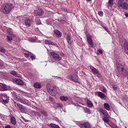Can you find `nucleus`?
Wrapping results in <instances>:
<instances>
[{"label":"nucleus","mask_w":128,"mask_h":128,"mask_svg":"<svg viewBox=\"0 0 128 128\" xmlns=\"http://www.w3.org/2000/svg\"><path fill=\"white\" fill-rule=\"evenodd\" d=\"M116 67L120 76L126 78L128 76V69L126 68V63H117Z\"/></svg>","instance_id":"nucleus-1"},{"label":"nucleus","mask_w":128,"mask_h":128,"mask_svg":"<svg viewBox=\"0 0 128 128\" xmlns=\"http://www.w3.org/2000/svg\"><path fill=\"white\" fill-rule=\"evenodd\" d=\"M14 8V4L12 3L5 2L1 6V12L4 14H8Z\"/></svg>","instance_id":"nucleus-2"},{"label":"nucleus","mask_w":128,"mask_h":128,"mask_svg":"<svg viewBox=\"0 0 128 128\" xmlns=\"http://www.w3.org/2000/svg\"><path fill=\"white\" fill-rule=\"evenodd\" d=\"M46 89L48 90V92L50 96H56L57 92H56V87L53 86L52 88L50 87V84H46Z\"/></svg>","instance_id":"nucleus-3"},{"label":"nucleus","mask_w":128,"mask_h":128,"mask_svg":"<svg viewBox=\"0 0 128 128\" xmlns=\"http://www.w3.org/2000/svg\"><path fill=\"white\" fill-rule=\"evenodd\" d=\"M117 6L121 10H128V4L124 2L122 0L118 1Z\"/></svg>","instance_id":"nucleus-4"},{"label":"nucleus","mask_w":128,"mask_h":128,"mask_svg":"<svg viewBox=\"0 0 128 128\" xmlns=\"http://www.w3.org/2000/svg\"><path fill=\"white\" fill-rule=\"evenodd\" d=\"M50 54L55 60H57L58 62L62 60V57L60 56V55H58V54L54 52H50Z\"/></svg>","instance_id":"nucleus-5"},{"label":"nucleus","mask_w":128,"mask_h":128,"mask_svg":"<svg viewBox=\"0 0 128 128\" xmlns=\"http://www.w3.org/2000/svg\"><path fill=\"white\" fill-rule=\"evenodd\" d=\"M68 78L74 82H78V75L70 74L68 76Z\"/></svg>","instance_id":"nucleus-6"},{"label":"nucleus","mask_w":128,"mask_h":128,"mask_svg":"<svg viewBox=\"0 0 128 128\" xmlns=\"http://www.w3.org/2000/svg\"><path fill=\"white\" fill-rule=\"evenodd\" d=\"M44 14V10L42 8H38L34 12V16H42Z\"/></svg>","instance_id":"nucleus-7"},{"label":"nucleus","mask_w":128,"mask_h":128,"mask_svg":"<svg viewBox=\"0 0 128 128\" xmlns=\"http://www.w3.org/2000/svg\"><path fill=\"white\" fill-rule=\"evenodd\" d=\"M89 68L94 74H96V76H100V72H98V70L96 68L92 66H90Z\"/></svg>","instance_id":"nucleus-8"},{"label":"nucleus","mask_w":128,"mask_h":128,"mask_svg":"<svg viewBox=\"0 0 128 128\" xmlns=\"http://www.w3.org/2000/svg\"><path fill=\"white\" fill-rule=\"evenodd\" d=\"M16 106L18 108L19 110H20V112H24L26 110V106L17 103Z\"/></svg>","instance_id":"nucleus-9"},{"label":"nucleus","mask_w":128,"mask_h":128,"mask_svg":"<svg viewBox=\"0 0 128 128\" xmlns=\"http://www.w3.org/2000/svg\"><path fill=\"white\" fill-rule=\"evenodd\" d=\"M32 20L29 18H27L24 20V24L27 28H30L32 26Z\"/></svg>","instance_id":"nucleus-10"},{"label":"nucleus","mask_w":128,"mask_h":128,"mask_svg":"<svg viewBox=\"0 0 128 128\" xmlns=\"http://www.w3.org/2000/svg\"><path fill=\"white\" fill-rule=\"evenodd\" d=\"M17 100L21 104H28V100L25 98H18Z\"/></svg>","instance_id":"nucleus-11"},{"label":"nucleus","mask_w":128,"mask_h":128,"mask_svg":"<svg viewBox=\"0 0 128 128\" xmlns=\"http://www.w3.org/2000/svg\"><path fill=\"white\" fill-rule=\"evenodd\" d=\"M80 128H90V127H91L90 124V123H88V122H86L84 123L81 124H80Z\"/></svg>","instance_id":"nucleus-12"},{"label":"nucleus","mask_w":128,"mask_h":128,"mask_svg":"<svg viewBox=\"0 0 128 128\" xmlns=\"http://www.w3.org/2000/svg\"><path fill=\"white\" fill-rule=\"evenodd\" d=\"M44 44H49L51 46H56V43H54V42H52V40H44Z\"/></svg>","instance_id":"nucleus-13"},{"label":"nucleus","mask_w":128,"mask_h":128,"mask_svg":"<svg viewBox=\"0 0 128 128\" xmlns=\"http://www.w3.org/2000/svg\"><path fill=\"white\" fill-rule=\"evenodd\" d=\"M99 112L100 114H102L106 117L108 116V112L106 110H104L102 108H100L99 110Z\"/></svg>","instance_id":"nucleus-14"},{"label":"nucleus","mask_w":128,"mask_h":128,"mask_svg":"<svg viewBox=\"0 0 128 128\" xmlns=\"http://www.w3.org/2000/svg\"><path fill=\"white\" fill-rule=\"evenodd\" d=\"M95 94H98V96H99L101 98H106V95L100 92H97Z\"/></svg>","instance_id":"nucleus-15"},{"label":"nucleus","mask_w":128,"mask_h":128,"mask_svg":"<svg viewBox=\"0 0 128 128\" xmlns=\"http://www.w3.org/2000/svg\"><path fill=\"white\" fill-rule=\"evenodd\" d=\"M87 40L90 46H93L94 45V42H92V38L90 36H86Z\"/></svg>","instance_id":"nucleus-16"},{"label":"nucleus","mask_w":128,"mask_h":128,"mask_svg":"<svg viewBox=\"0 0 128 128\" xmlns=\"http://www.w3.org/2000/svg\"><path fill=\"white\" fill-rule=\"evenodd\" d=\"M54 33L56 36H57L58 38H61L62 37V33H60V32L58 30H54Z\"/></svg>","instance_id":"nucleus-17"},{"label":"nucleus","mask_w":128,"mask_h":128,"mask_svg":"<svg viewBox=\"0 0 128 128\" xmlns=\"http://www.w3.org/2000/svg\"><path fill=\"white\" fill-rule=\"evenodd\" d=\"M66 40L68 44H72V40L70 38V36L69 34H67Z\"/></svg>","instance_id":"nucleus-18"},{"label":"nucleus","mask_w":128,"mask_h":128,"mask_svg":"<svg viewBox=\"0 0 128 128\" xmlns=\"http://www.w3.org/2000/svg\"><path fill=\"white\" fill-rule=\"evenodd\" d=\"M10 120L11 124H14V126H16V118L14 117H11Z\"/></svg>","instance_id":"nucleus-19"},{"label":"nucleus","mask_w":128,"mask_h":128,"mask_svg":"<svg viewBox=\"0 0 128 128\" xmlns=\"http://www.w3.org/2000/svg\"><path fill=\"white\" fill-rule=\"evenodd\" d=\"M60 99L62 102H66L67 100H68V97L66 96H60Z\"/></svg>","instance_id":"nucleus-20"},{"label":"nucleus","mask_w":128,"mask_h":128,"mask_svg":"<svg viewBox=\"0 0 128 128\" xmlns=\"http://www.w3.org/2000/svg\"><path fill=\"white\" fill-rule=\"evenodd\" d=\"M124 48L126 50V54L128 56V41H126L124 44Z\"/></svg>","instance_id":"nucleus-21"},{"label":"nucleus","mask_w":128,"mask_h":128,"mask_svg":"<svg viewBox=\"0 0 128 128\" xmlns=\"http://www.w3.org/2000/svg\"><path fill=\"white\" fill-rule=\"evenodd\" d=\"M48 126H50L51 128H60L58 125L54 124L52 123H51L50 124H48Z\"/></svg>","instance_id":"nucleus-22"},{"label":"nucleus","mask_w":128,"mask_h":128,"mask_svg":"<svg viewBox=\"0 0 128 128\" xmlns=\"http://www.w3.org/2000/svg\"><path fill=\"white\" fill-rule=\"evenodd\" d=\"M10 74H12V76H17L18 78V76H20V74L18 73V72H16V71H11L10 72Z\"/></svg>","instance_id":"nucleus-23"},{"label":"nucleus","mask_w":128,"mask_h":128,"mask_svg":"<svg viewBox=\"0 0 128 128\" xmlns=\"http://www.w3.org/2000/svg\"><path fill=\"white\" fill-rule=\"evenodd\" d=\"M16 83L20 86H24V82H22L20 79L16 80Z\"/></svg>","instance_id":"nucleus-24"},{"label":"nucleus","mask_w":128,"mask_h":128,"mask_svg":"<svg viewBox=\"0 0 128 128\" xmlns=\"http://www.w3.org/2000/svg\"><path fill=\"white\" fill-rule=\"evenodd\" d=\"M104 108L105 110H110V105L108 103L104 104Z\"/></svg>","instance_id":"nucleus-25"},{"label":"nucleus","mask_w":128,"mask_h":128,"mask_svg":"<svg viewBox=\"0 0 128 128\" xmlns=\"http://www.w3.org/2000/svg\"><path fill=\"white\" fill-rule=\"evenodd\" d=\"M34 88H42V86H40V84L38 82H36L34 84Z\"/></svg>","instance_id":"nucleus-26"},{"label":"nucleus","mask_w":128,"mask_h":128,"mask_svg":"<svg viewBox=\"0 0 128 128\" xmlns=\"http://www.w3.org/2000/svg\"><path fill=\"white\" fill-rule=\"evenodd\" d=\"M108 126H110L112 128H118V126L116 125L112 122H110V123H108Z\"/></svg>","instance_id":"nucleus-27"},{"label":"nucleus","mask_w":128,"mask_h":128,"mask_svg":"<svg viewBox=\"0 0 128 128\" xmlns=\"http://www.w3.org/2000/svg\"><path fill=\"white\" fill-rule=\"evenodd\" d=\"M104 122H106V124H110V120L108 119V118H107L106 116H104L102 118Z\"/></svg>","instance_id":"nucleus-28"},{"label":"nucleus","mask_w":128,"mask_h":128,"mask_svg":"<svg viewBox=\"0 0 128 128\" xmlns=\"http://www.w3.org/2000/svg\"><path fill=\"white\" fill-rule=\"evenodd\" d=\"M36 24H42V22H40V20L39 18L36 19Z\"/></svg>","instance_id":"nucleus-29"},{"label":"nucleus","mask_w":128,"mask_h":128,"mask_svg":"<svg viewBox=\"0 0 128 128\" xmlns=\"http://www.w3.org/2000/svg\"><path fill=\"white\" fill-rule=\"evenodd\" d=\"M108 4L112 8L114 6V0H109Z\"/></svg>","instance_id":"nucleus-30"},{"label":"nucleus","mask_w":128,"mask_h":128,"mask_svg":"<svg viewBox=\"0 0 128 128\" xmlns=\"http://www.w3.org/2000/svg\"><path fill=\"white\" fill-rule=\"evenodd\" d=\"M2 100H8V96L6 95H4L2 96Z\"/></svg>","instance_id":"nucleus-31"},{"label":"nucleus","mask_w":128,"mask_h":128,"mask_svg":"<svg viewBox=\"0 0 128 128\" xmlns=\"http://www.w3.org/2000/svg\"><path fill=\"white\" fill-rule=\"evenodd\" d=\"M100 90H102V92L104 93H106L107 92L106 89V88H104V86L101 87Z\"/></svg>","instance_id":"nucleus-32"},{"label":"nucleus","mask_w":128,"mask_h":128,"mask_svg":"<svg viewBox=\"0 0 128 128\" xmlns=\"http://www.w3.org/2000/svg\"><path fill=\"white\" fill-rule=\"evenodd\" d=\"M0 52H2L3 54H4V52H6V50L3 47H0Z\"/></svg>","instance_id":"nucleus-33"},{"label":"nucleus","mask_w":128,"mask_h":128,"mask_svg":"<svg viewBox=\"0 0 128 128\" xmlns=\"http://www.w3.org/2000/svg\"><path fill=\"white\" fill-rule=\"evenodd\" d=\"M35 116H41V115L40 114V112H33Z\"/></svg>","instance_id":"nucleus-34"},{"label":"nucleus","mask_w":128,"mask_h":128,"mask_svg":"<svg viewBox=\"0 0 128 128\" xmlns=\"http://www.w3.org/2000/svg\"><path fill=\"white\" fill-rule=\"evenodd\" d=\"M7 33L10 36H12V29H8V30H7Z\"/></svg>","instance_id":"nucleus-35"},{"label":"nucleus","mask_w":128,"mask_h":128,"mask_svg":"<svg viewBox=\"0 0 128 128\" xmlns=\"http://www.w3.org/2000/svg\"><path fill=\"white\" fill-rule=\"evenodd\" d=\"M41 114H42L44 116H48V113H46V112L44 110H42Z\"/></svg>","instance_id":"nucleus-36"},{"label":"nucleus","mask_w":128,"mask_h":128,"mask_svg":"<svg viewBox=\"0 0 128 128\" xmlns=\"http://www.w3.org/2000/svg\"><path fill=\"white\" fill-rule=\"evenodd\" d=\"M87 105L88 106V108H92V106H94V104H92V103L91 102H88Z\"/></svg>","instance_id":"nucleus-37"},{"label":"nucleus","mask_w":128,"mask_h":128,"mask_svg":"<svg viewBox=\"0 0 128 128\" xmlns=\"http://www.w3.org/2000/svg\"><path fill=\"white\" fill-rule=\"evenodd\" d=\"M1 88L3 90H8L6 86L4 84L2 85Z\"/></svg>","instance_id":"nucleus-38"},{"label":"nucleus","mask_w":128,"mask_h":128,"mask_svg":"<svg viewBox=\"0 0 128 128\" xmlns=\"http://www.w3.org/2000/svg\"><path fill=\"white\" fill-rule=\"evenodd\" d=\"M102 54V50H100V49L98 50L97 51V54L98 56H100V54Z\"/></svg>","instance_id":"nucleus-39"},{"label":"nucleus","mask_w":128,"mask_h":128,"mask_svg":"<svg viewBox=\"0 0 128 128\" xmlns=\"http://www.w3.org/2000/svg\"><path fill=\"white\" fill-rule=\"evenodd\" d=\"M103 28H104V30H105L107 32H110V30H108V28H106V26H102Z\"/></svg>","instance_id":"nucleus-40"},{"label":"nucleus","mask_w":128,"mask_h":128,"mask_svg":"<svg viewBox=\"0 0 128 128\" xmlns=\"http://www.w3.org/2000/svg\"><path fill=\"white\" fill-rule=\"evenodd\" d=\"M98 14L100 16H104V12H102V11L98 12Z\"/></svg>","instance_id":"nucleus-41"},{"label":"nucleus","mask_w":128,"mask_h":128,"mask_svg":"<svg viewBox=\"0 0 128 128\" xmlns=\"http://www.w3.org/2000/svg\"><path fill=\"white\" fill-rule=\"evenodd\" d=\"M30 57L32 60H36V56L34 55H32V54H30Z\"/></svg>","instance_id":"nucleus-42"},{"label":"nucleus","mask_w":128,"mask_h":128,"mask_svg":"<svg viewBox=\"0 0 128 128\" xmlns=\"http://www.w3.org/2000/svg\"><path fill=\"white\" fill-rule=\"evenodd\" d=\"M85 112L86 114H91L90 110V109L88 108H86Z\"/></svg>","instance_id":"nucleus-43"},{"label":"nucleus","mask_w":128,"mask_h":128,"mask_svg":"<svg viewBox=\"0 0 128 128\" xmlns=\"http://www.w3.org/2000/svg\"><path fill=\"white\" fill-rule=\"evenodd\" d=\"M2 104H8V100H2Z\"/></svg>","instance_id":"nucleus-44"},{"label":"nucleus","mask_w":128,"mask_h":128,"mask_svg":"<svg viewBox=\"0 0 128 128\" xmlns=\"http://www.w3.org/2000/svg\"><path fill=\"white\" fill-rule=\"evenodd\" d=\"M6 38H7V40H12V38L8 36H7Z\"/></svg>","instance_id":"nucleus-45"},{"label":"nucleus","mask_w":128,"mask_h":128,"mask_svg":"<svg viewBox=\"0 0 128 128\" xmlns=\"http://www.w3.org/2000/svg\"><path fill=\"white\" fill-rule=\"evenodd\" d=\"M24 56L25 58H28V56H30V54H24Z\"/></svg>","instance_id":"nucleus-46"},{"label":"nucleus","mask_w":128,"mask_h":128,"mask_svg":"<svg viewBox=\"0 0 128 128\" xmlns=\"http://www.w3.org/2000/svg\"><path fill=\"white\" fill-rule=\"evenodd\" d=\"M57 106L58 108H62V104H57Z\"/></svg>","instance_id":"nucleus-47"},{"label":"nucleus","mask_w":128,"mask_h":128,"mask_svg":"<svg viewBox=\"0 0 128 128\" xmlns=\"http://www.w3.org/2000/svg\"><path fill=\"white\" fill-rule=\"evenodd\" d=\"M112 88L114 90H116V88H116V86H113Z\"/></svg>","instance_id":"nucleus-48"},{"label":"nucleus","mask_w":128,"mask_h":128,"mask_svg":"<svg viewBox=\"0 0 128 128\" xmlns=\"http://www.w3.org/2000/svg\"><path fill=\"white\" fill-rule=\"evenodd\" d=\"M5 128H12V126L8 125L5 126Z\"/></svg>","instance_id":"nucleus-49"},{"label":"nucleus","mask_w":128,"mask_h":128,"mask_svg":"<svg viewBox=\"0 0 128 128\" xmlns=\"http://www.w3.org/2000/svg\"><path fill=\"white\" fill-rule=\"evenodd\" d=\"M124 14H125V16H126V18H128V13L125 12Z\"/></svg>","instance_id":"nucleus-50"},{"label":"nucleus","mask_w":128,"mask_h":128,"mask_svg":"<svg viewBox=\"0 0 128 128\" xmlns=\"http://www.w3.org/2000/svg\"><path fill=\"white\" fill-rule=\"evenodd\" d=\"M14 0H9V2H14Z\"/></svg>","instance_id":"nucleus-51"},{"label":"nucleus","mask_w":128,"mask_h":128,"mask_svg":"<svg viewBox=\"0 0 128 128\" xmlns=\"http://www.w3.org/2000/svg\"><path fill=\"white\" fill-rule=\"evenodd\" d=\"M88 0L89 2H90L92 0Z\"/></svg>","instance_id":"nucleus-52"},{"label":"nucleus","mask_w":128,"mask_h":128,"mask_svg":"<svg viewBox=\"0 0 128 128\" xmlns=\"http://www.w3.org/2000/svg\"><path fill=\"white\" fill-rule=\"evenodd\" d=\"M0 66H2V64L0 63Z\"/></svg>","instance_id":"nucleus-53"},{"label":"nucleus","mask_w":128,"mask_h":128,"mask_svg":"<svg viewBox=\"0 0 128 128\" xmlns=\"http://www.w3.org/2000/svg\"><path fill=\"white\" fill-rule=\"evenodd\" d=\"M62 56H64V53H62Z\"/></svg>","instance_id":"nucleus-54"},{"label":"nucleus","mask_w":128,"mask_h":128,"mask_svg":"<svg viewBox=\"0 0 128 128\" xmlns=\"http://www.w3.org/2000/svg\"><path fill=\"white\" fill-rule=\"evenodd\" d=\"M15 106H16V105H15Z\"/></svg>","instance_id":"nucleus-55"}]
</instances>
